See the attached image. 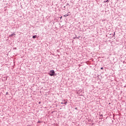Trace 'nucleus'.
<instances>
[{"label":"nucleus","mask_w":126,"mask_h":126,"mask_svg":"<svg viewBox=\"0 0 126 126\" xmlns=\"http://www.w3.org/2000/svg\"><path fill=\"white\" fill-rule=\"evenodd\" d=\"M49 75L50 76H55V70H51L50 71Z\"/></svg>","instance_id":"obj_1"},{"label":"nucleus","mask_w":126,"mask_h":126,"mask_svg":"<svg viewBox=\"0 0 126 126\" xmlns=\"http://www.w3.org/2000/svg\"><path fill=\"white\" fill-rule=\"evenodd\" d=\"M61 104L62 105H66V104H67V102L65 101V99H63L62 100V102H61Z\"/></svg>","instance_id":"obj_2"},{"label":"nucleus","mask_w":126,"mask_h":126,"mask_svg":"<svg viewBox=\"0 0 126 126\" xmlns=\"http://www.w3.org/2000/svg\"><path fill=\"white\" fill-rule=\"evenodd\" d=\"M12 36H15V33H13L9 35V37H12Z\"/></svg>","instance_id":"obj_3"},{"label":"nucleus","mask_w":126,"mask_h":126,"mask_svg":"<svg viewBox=\"0 0 126 126\" xmlns=\"http://www.w3.org/2000/svg\"><path fill=\"white\" fill-rule=\"evenodd\" d=\"M36 37H37V35H33L32 38H33V39H35V38H36Z\"/></svg>","instance_id":"obj_4"},{"label":"nucleus","mask_w":126,"mask_h":126,"mask_svg":"<svg viewBox=\"0 0 126 126\" xmlns=\"http://www.w3.org/2000/svg\"><path fill=\"white\" fill-rule=\"evenodd\" d=\"M109 1H110V0H104V2H109Z\"/></svg>","instance_id":"obj_5"},{"label":"nucleus","mask_w":126,"mask_h":126,"mask_svg":"<svg viewBox=\"0 0 126 126\" xmlns=\"http://www.w3.org/2000/svg\"><path fill=\"white\" fill-rule=\"evenodd\" d=\"M64 17H67V16H68V14H65L63 15Z\"/></svg>","instance_id":"obj_6"},{"label":"nucleus","mask_w":126,"mask_h":126,"mask_svg":"<svg viewBox=\"0 0 126 126\" xmlns=\"http://www.w3.org/2000/svg\"><path fill=\"white\" fill-rule=\"evenodd\" d=\"M103 67H102L100 68V69H103Z\"/></svg>","instance_id":"obj_7"},{"label":"nucleus","mask_w":126,"mask_h":126,"mask_svg":"<svg viewBox=\"0 0 126 126\" xmlns=\"http://www.w3.org/2000/svg\"><path fill=\"white\" fill-rule=\"evenodd\" d=\"M38 123H40V121H38Z\"/></svg>","instance_id":"obj_8"},{"label":"nucleus","mask_w":126,"mask_h":126,"mask_svg":"<svg viewBox=\"0 0 126 126\" xmlns=\"http://www.w3.org/2000/svg\"><path fill=\"white\" fill-rule=\"evenodd\" d=\"M123 63H125V61H124V62H123Z\"/></svg>","instance_id":"obj_9"},{"label":"nucleus","mask_w":126,"mask_h":126,"mask_svg":"<svg viewBox=\"0 0 126 126\" xmlns=\"http://www.w3.org/2000/svg\"><path fill=\"white\" fill-rule=\"evenodd\" d=\"M6 94H7V93H6Z\"/></svg>","instance_id":"obj_10"},{"label":"nucleus","mask_w":126,"mask_h":126,"mask_svg":"<svg viewBox=\"0 0 126 126\" xmlns=\"http://www.w3.org/2000/svg\"><path fill=\"white\" fill-rule=\"evenodd\" d=\"M114 35H115V32H114Z\"/></svg>","instance_id":"obj_11"}]
</instances>
